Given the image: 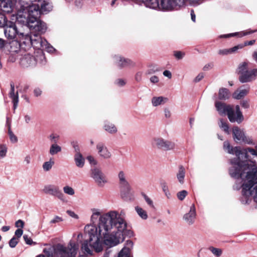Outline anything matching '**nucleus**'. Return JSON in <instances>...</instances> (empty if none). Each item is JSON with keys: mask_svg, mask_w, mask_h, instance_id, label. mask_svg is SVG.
Here are the masks:
<instances>
[{"mask_svg": "<svg viewBox=\"0 0 257 257\" xmlns=\"http://www.w3.org/2000/svg\"><path fill=\"white\" fill-rule=\"evenodd\" d=\"M91 220L94 222L99 217L97 225H87L85 232L89 236V240H85L81 244V249L85 254L92 255L93 249L97 252L103 249V242L110 247L122 242L125 234L133 236V232L127 229V223L116 211H110L101 214L96 208L91 209Z\"/></svg>", "mask_w": 257, "mask_h": 257, "instance_id": "f257e3e1", "label": "nucleus"}, {"mask_svg": "<svg viewBox=\"0 0 257 257\" xmlns=\"http://www.w3.org/2000/svg\"><path fill=\"white\" fill-rule=\"evenodd\" d=\"M223 149L228 153L235 155L236 158L230 160L232 167L229 170L232 178L242 179L241 196L240 200L243 204H248L252 199L257 208V164L250 161L248 153L257 157L256 149L231 147L228 141L223 143Z\"/></svg>", "mask_w": 257, "mask_h": 257, "instance_id": "f03ea898", "label": "nucleus"}, {"mask_svg": "<svg viewBox=\"0 0 257 257\" xmlns=\"http://www.w3.org/2000/svg\"><path fill=\"white\" fill-rule=\"evenodd\" d=\"M31 4L24 6L23 15L29 19V25L38 29L41 32H45L46 24L39 19L41 13H47L52 9V6L48 0H30Z\"/></svg>", "mask_w": 257, "mask_h": 257, "instance_id": "7ed1b4c3", "label": "nucleus"}, {"mask_svg": "<svg viewBox=\"0 0 257 257\" xmlns=\"http://www.w3.org/2000/svg\"><path fill=\"white\" fill-rule=\"evenodd\" d=\"M82 237V234L79 233L76 239H71L67 245L58 243L53 247L45 248L44 252L48 257L53 255L56 257H77L79 248V240Z\"/></svg>", "mask_w": 257, "mask_h": 257, "instance_id": "20e7f679", "label": "nucleus"}, {"mask_svg": "<svg viewBox=\"0 0 257 257\" xmlns=\"http://www.w3.org/2000/svg\"><path fill=\"white\" fill-rule=\"evenodd\" d=\"M25 21H23L24 23H26V25L29 28L31 32L30 35L28 34H25L24 33L20 32L18 35V37L17 39V42L19 43L20 46L22 44L28 45H32L34 48L37 49L39 44V41H40L41 35L45 32H41L33 27H31L29 25V19L26 17H24Z\"/></svg>", "mask_w": 257, "mask_h": 257, "instance_id": "39448f33", "label": "nucleus"}, {"mask_svg": "<svg viewBox=\"0 0 257 257\" xmlns=\"http://www.w3.org/2000/svg\"><path fill=\"white\" fill-rule=\"evenodd\" d=\"M215 106L219 114H226L227 115L230 122H237L239 123L242 121L243 116L239 105H237L235 106V113L233 107L230 105H227L224 103L217 101L215 103Z\"/></svg>", "mask_w": 257, "mask_h": 257, "instance_id": "423d86ee", "label": "nucleus"}, {"mask_svg": "<svg viewBox=\"0 0 257 257\" xmlns=\"http://www.w3.org/2000/svg\"><path fill=\"white\" fill-rule=\"evenodd\" d=\"M250 65L251 64L248 62H243L238 66L239 80L240 82H249L255 79L257 69H249Z\"/></svg>", "mask_w": 257, "mask_h": 257, "instance_id": "0eeeda50", "label": "nucleus"}, {"mask_svg": "<svg viewBox=\"0 0 257 257\" xmlns=\"http://www.w3.org/2000/svg\"><path fill=\"white\" fill-rule=\"evenodd\" d=\"M118 184L120 191L121 197L125 201L132 199V194L131 193V186L127 180L126 173L122 171H119L117 174Z\"/></svg>", "mask_w": 257, "mask_h": 257, "instance_id": "6e6552de", "label": "nucleus"}, {"mask_svg": "<svg viewBox=\"0 0 257 257\" xmlns=\"http://www.w3.org/2000/svg\"><path fill=\"white\" fill-rule=\"evenodd\" d=\"M38 59L40 60V63L42 65L45 64L46 60L43 54H40L37 56V58H36L30 53L25 52L22 54L19 58V63L20 65L24 68L34 67L38 62Z\"/></svg>", "mask_w": 257, "mask_h": 257, "instance_id": "1a4fd4ad", "label": "nucleus"}, {"mask_svg": "<svg viewBox=\"0 0 257 257\" xmlns=\"http://www.w3.org/2000/svg\"><path fill=\"white\" fill-rule=\"evenodd\" d=\"M183 7V0H159L158 10L164 12L177 11Z\"/></svg>", "mask_w": 257, "mask_h": 257, "instance_id": "9d476101", "label": "nucleus"}, {"mask_svg": "<svg viewBox=\"0 0 257 257\" xmlns=\"http://www.w3.org/2000/svg\"><path fill=\"white\" fill-rule=\"evenodd\" d=\"M20 32L16 24L12 22H9L4 27L5 36L9 40L17 41Z\"/></svg>", "mask_w": 257, "mask_h": 257, "instance_id": "9b49d317", "label": "nucleus"}, {"mask_svg": "<svg viewBox=\"0 0 257 257\" xmlns=\"http://www.w3.org/2000/svg\"><path fill=\"white\" fill-rule=\"evenodd\" d=\"M233 137L234 141L238 143L243 142L248 145H254L252 140L245 136L244 133L238 127L235 126L232 130Z\"/></svg>", "mask_w": 257, "mask_h": 257, "instance_id": "f8f14e48", "label": "nucleus"}, {"mask_svg": "<svg viewBox=\"0 0 257 257\" xmlns=\"http://www.w3.org/2000/svg\"><path fill=\"white\" fill-rule=\"evenodd\" d=\"M152 145L165 151L173 150L175 148L174 143L162 138L154 139L152 141Z\"/></svg>", "mask_w": 257, "mask_h": 257, "instance_id": "ddd939ff", "label": "nucleus"}, {"mask_svg": "<svg viewBox=\"0 0 257 257\" xmlns=\"http://www.w3.org/2000/svg\"><path fill=\"white\" fill-rule=\"evenodd\" d=\"M43 192L52 196H56L59 199L63 200L64 196L59 189V187L52 184L44 186Z\"/></svg>", "mask_w": 257, "mask_h": 257, "instance_id": "4468645a", "label": "nucleus"}, {"mask_svg": "<svg viewBox=\"0 0 257 257\" xmlns=\"http://www.w3.org/2000/svg\"><path fill=\"white\" fill-rule=\"evenodd\" d=\"M91 177L99 186H103L104 184L107 183L105 175L99 169L94 168L91 170Z\"/></svg>", "mask_w": 257, "mask_h": 257, "instance_id": "2eb2a0df", "label": "nucleus"}, {"mask_svg": "<svg viewBox=\"0 0 257 257\" xmlns=\"http://www.w3.org/2000/svg\"><path fill=\"white\" fill-rule=\"evenodd\" d=\"M96 149L98 156L102 159L107 160L111 158L112 155L104 143L99 142L96 144Z\"/></svg>", "mask_w": 257, "mask_h": 257, "instance_id": "dca6fc26", "label": "nucleus"}, {"mask_svg": "<svg viewBox=\"0 0 257 257\" xmlns=\"http://www.w3.org/2000/svg\"><path fill=\"white\" fill-rule=\"evenodd\" d=\"M134 243L131 240L126 241L123 247L119 251L117 257H133L131 251L133 248Z\"/></svg>", "mask_w": 257, "mask_h": 257, "instance_id": "f3484780", "label": "nucleus"}, {"mask_svg": "<svg viewBox=\"0 0 257 257\" xmlns=\"http://www.w3.org/2000/svg\"><path fill=\"white\" fill-rule=\"evenodd\" d=\"M196 216L195 207L194 204H192L190 207L189 212L184 214L183 219L187 224L191 225L194 222Z\"/></svg>", "mask_w": 257, "mask_h": 257, "instance_id": "a211bd4d", "label": "nucleus"}, {"mask_svg": "<svg viewBox=\"0 0 257 257\" xmlns=\"http://www.w3.org/2000/svg\"><path fill=\"white\" fill-rule=\"evenodd\" d=\"M14 7L12 0H0V12L10 13L12 12Z\"/></svg>", "mask_w": 257, "mask_h": 257, "instance_id": "6ab92c4d", "label": "nucleus"}, {"mask_svg": "<svg viewBox=\"0 0 257 257\" xmlns=\"http://www.w3.org/2000/svg\"><path fill=\"white\" fill-rule=\"evenodd\" d=\"M133 1L136 4H140L141 3L148 8L157 10L159 6V0H130Z\"/></svg>", "mask_w": 257, "mask_h": 257, "instance_id": "aec40b11", "label": "nucleus"}, {"mask_svg": "<svg viewBox=\"0 0 257 257\" xmlns=\"http://www.w3.org/2000/svg\"><path fill=\"white\" fill-rule=\"evenodd\" d=\"M257 31V30H247L245 31H242L238 33H230L228 34H225V35H221L219 36L220 38H228L232 36H238L239 37H242L243 36L249 35L251 34H252L253 33H255Z\"/></svg>", "mask_w": 257, "mask_h": 257, "instance_id": "412c9836", "label": "nucleus"}, {"mask_svg": "<svg viewBox=\"0 0 257 257\" xmlns=\"http://www.w3.org/2000/svg\"><path fill=\"white\" fill-rule=\"evenodd\" d=\"M10 97L12 99V102L14 104L13 108L15 110L17 108L19 102V95L18 92L16 93H15V85L14 83H11Z\"/></svg>", "mask_w": 257, "mask_h": 257, "instance_id": "4be33fe9", "label": "nucleus"}, {"mask_svg": "<svg viewBox=\"0 0 257 257\" xmlns=\"http://www.w3.org/2000/svg\"><path fill=\"white\" fill-rule=\"evenodd\" d=\"M39 42L40 46H39L38 47H37V49L46 50L47 52L50 53H53L54 51H55V49L52 46H51L50 44L48 43L46 39H43L41 37L40 41Z\"/></svg>", "mask_w": 257, "mask_h": 257, "instance_id": "5701e85b", "label": "nucleus"}, {"mask_svg": "<svg viewBox=\"0 0 257 257\" xmlns=\"http://www.w3.org/2000/svg\"><path fill=\"white\" fill-rule=\"evenodd\" d=\"M114 60L120 67L133 65V62L130 59L121 58L120 56H115Z\"/></svg>", "mask_w": 257, "mask_h": 257, "instance_id": "b1692460", "label": "nucleus"}, {"mask_svg": "<svg viewBox=\"0 0 257 257\" xmlns=\"http://www.w3.org/2000/svg\"><path fill=\"white\" fill-rule=\"evenodd\" d=\"M168 101V98L164 96H154L151 100L152 105L155 107L164 105Z\"/></svg>", "mask_w": 257, "mask_h": 257, "instance_id": "393cba45", "label": "nucleus"}, {"mask_svg": "<svg viewBox=\"0 0 257 257\" xmlns=\"http://www.w3.org/2000/svg\"><path fill=\"white\" fill-rule=\"evenodd\" d=\"M243 45H238L231 48L221 49L218 51V54L221 55H227L233 54L237 51L239 49H242Z\"/></svg>", "mask_w": 257, "mask_h": 257, "instance_id": "a878e982", "label": "nucleus"}, {"mask_svg": "<svg viewBox=\"0 0 257 257\" xmlns=\"http://www.w3.org/2000/svg\"><path fill=\"white\" fill-rule=\"evenodd\" d=\"M249 90V87H248L246 89H241L239 91H235L233 94L232 97L236 99H240L241 98L243 97L245 95H247V94L248 93Z\"/></svg>", "mask_w": 257, "mask_h": 257, "instance_id": "bb28decb", "label": "nucleus"}, {"mask_svg": "<svg viewBox=\"0 0 257 257\" xmlns=\"http://www.w3.org/2000/svg\"><path fill=\"white\" fill-rule=\"evenodd\" d=\"M230 96L229 90L225 88H221L218 92V98L220 100H226Z\"/></svg>", "mask_w": 257, "mask_h": 257, "instance_id": "cd10ccee", "label": "nucleus"}, {"mask_svg": "<svg viewBox=\"0 0 257 257\" xmlns=\"http://www.w3.org/2000/svg\"><path fill=\"white\" fill-rule=\"evenodd\" d=\"M74 161L77 167L79 168H82L84 166L85 160L81 153L75 154Z\"/></svg>", "mask_w": 257, "mask_h": 257, "instance_id": "c85d7f7f", "label": "nucleus"}, {"mask_svg": "<svg viewBox=\"0 0 257 257\" xmlns=\"http://www.w3.org/2000/svg\"><path fill=\"white\" fill-rule=\"evenodd\" d=\"M103 127L106 132L111 134H115L117 131L115 125L109 122H105Z\"/></svg>", "mask_w": 257, "mask_h": 257, "instance_id": "c756f323", "label": "nucleus"}, {"mask_svg": "<svg viewBox=\"0 0 257 257\" xmlns=\"http://www.w3.org/2000/svg\"><path fill=\"white\" fill-rule=\"evenodd\" d=\"M185 175V169L183 166H181L179 168V171L177 174V178L179 183L181 184L184 183Z\"/></svg>", "mask_w": 257, "mask_h": 257, "instance_id": "7c9ffc66", "label": "nucleus"}, {"mask_svg": "<svg viewBox=\"0 0 257 257\" xmlns=\"http://www.w3.org/2000/svg\"><path fill=\"white\" fill-rule=\"evenodd\" d=\"M160 184L166 196L168 198H170L171 197V193L169 190L167 183L165 180H162L160 181Z\"/></svg>", "mask_w": 257, "mask_h": 257, "instance_id": "2f4dec72", "label": "nucleus"}, {"mask_svg": "<svg viewBox=\"0 0 257 257\" xmlns=\"http://www.w3.org/2000/svg\"><path fill=\"white\" fill-rule=\"evenodd\" d=\"M135 210L138 215L143 219L146 220L148 218V214L146 210L139 206L135 207Z\"/></svg>", "mask_w": 257, "mask_h": 257, "instance_id": "473e14b6", "label": "nucleus"}, {"mask_svg": "<svg viewBox=\"0 0 257 257\" xmlns=\"http://www.w3.org/2000/svg\"><path fill=\"white\" fill-rule=\"evenodd\" d=\"M61 147L58 145L57 144H53L51 145L49 153L51 155H54L61 151Z\"/></svg>", "mask_w": 257, "mask_h": 257, "instance_id": "72a5a7b5", "label": "nucleus"}, {"mask_svg": "<svg viewBox=\"0 0 257 257\" xmlns=\"http://www.w3.org/2000/svg\"><path fill=\"white\" fill-rule=\"evenodd\" d=\"M218 125L220 128L225 133L229 134V126L226 122L224 121L222 119H220Z\"/></svg>", "mask_w": 257, "mask_h": 257, "instance_id": "f704fd0d", "label": "nucleus"}, {"mask_svg": "<svg viewBox=\"0 0 257 257\" xmlns=\"http://www.w3.org/2000/svg\"><path fill=\"white\" fill-rule=\"evenodd\" d=\"M183 7L185 5L186 3H188L190 5L193 6H198L204 2V0H183Z\"/></svg>", "mask_w": 257, "mask_h": 257, "instance_id": "c9c22d12", "label": "nucleus"}, {"mask_svg": "<svg viewBox=\"0 0 257 257\" xmlns=\"http://www.w3.org/2000/svg\"><path fill=\"white\" fill-rule=\"evenodd\" d=\"M208 249L214 255L217 257L220 256L222 253V250L220 248L210 246Z\"/></svg>", "mask_w": 257, "mask_h": 257, "instance_id": "e433bc0d", "label": "nucleus"}, {"mask_svg": "<svg viewBox=\"0 0 257 257\" xmlns=\"http://www.w3.org/2000/svg\"><path fill=\"white\" fill-rule=\"evenodd\" d=\"M54 164V162L50 159L49 161L45 162L43 165V169L45 171H49Z\"/></svg>", "mask_w": 257, "mask_h": 257, "instance_id": "4c0bfd02", "label": "nucleus"}, {"mask_svg": "<svg viewBox=\"0 0 257 257\" xmlns=\"http://www.w3.org/2000/svg\"><path fill=\"white\" fill-rule=\"evenodd\" d=\"M64 193L72 196L75 194V191L73 188L69 186H65L63 188Z\"/></svg>", "mask_w": 257, "mask_h": 257, "instance_id": "58836bf2", "label": "nucleus"}, {"mask_svg": "<svg viewBox=\"0 0 257 257\" xmlns=\"http://www.w3.org/2000/svg\"><path fill=\"white\" fill-rule=\"evenodd\" d=\"M8 148L6 145L0 144V157L4 158L7 153Z\"/></svg>", "mask_w": 257, "mask_h": 257, "instance_id": "ea45409f", "label": "nucleus"}, {"mask_svg": "<svg viewBox=\"0 0 257 257\" xmlns=\"http://www.w3.org/2000/svg\"><path fill=\"white\" fill-rule=\"evenodd\" d=\"M8 134L11 142L16 143L18 142L17 137L12 132L10 126H9Z\"/></svg>", "mask_w": 257, "mask_h": 257, "instance_id": "a19ab883", "label": "nucleus"}, {"mask_svg": "<svg viewBox=\"0 0 257 257\" xmlns=\"http://www.w3.org/2000/svg\"><path fill=\"white\" fill-rule=\"evenodd\" d=\"M8 23L6 17L0 12V27H5Z\"/></svg>", "mask_w": 257, "mask_h": 257, "instance_id": "79ce46f5", "label": "nucleus"}, {"mask_svg": "<svg viewBox=\"0 0 257 257\" xmlns=\"http://www.w3.org/2000/svg\"><path fill=\"white\" fill-rule=\"evenodd\" d=\"M188 194L186 190H182L177 193V196L179 200L182 201L184 199Z\"/></svg>", "mask_w": 257, "mask_h": 257, "instance_id": "37998d69", "label": "nucleus"}, {"mask_svg": "<svg viewBox=\"0 0 257 257\" xmlns=\"http://www.w3.org/2000/svg\"><path fill=\"white\" fill-rule=\"evenodd\" d=\"M19 242V239L16 236H14L9 241V245L11 247H15Z\"/></svg>", "mask_w": 257, "mask_h": 257, "instance_id": "c03bdc74", "label": "nucleus"}, {"mask_svg": "<svg viewBox=\"0 0 257 257\" xmlns=\"http://www.w3.org/2000/svg\"><path fill=\"white\" fill-rule=\"evenodd\" d=\"M49 138L51 142L54 143V144H56L60 137L58 135L52 134L49 136Z\"/></svg>", "mask_w": 257, "mask_h": 257, "instance_id": "a18cd8bd", "label": "nucleus"}, {"mask_svg": "<svg viewBox=\"0 0 257 257\" xmlns=\"http://www.w3.org/2000/svg\"><path fill=\"white\" fill-rule=\"evenodd\" d=\"M174 56L177 59H181L185 55V53L181 51H175Z\"/></svg>", "mask_w": 257, "mask_h": 257, "instance_id": "49530a36", "label": "nucleus"}, {"mask_svg": "<svg viewBox=\"0 0 257 257\" xmlns=\"http://www.w3.org/2000/svg\"><path fill=\"white\" fill-rule=\"evenodd\" d=\"M23 238L27 244L31 245L32 244L33 241L32 239L30 237H29L27 235H24L23 236Z\"/></svg>", "mask_w": 257, "mask_h": 257, "instance_id": "de8ad7c7", "label": "nucleus"}, {"mask_svg": "<svg viewBox=\"0 0 257 257\" xmlns=\"http://www.w3.org/2000/svg\"><path fill=\"white\" fill-rule=\"evenodd\" d=\"M23 231L21 229H18L16 230L15 232V235L16 236L17 238L19 239L23 234Z\"/></svg>", "mask_w": 257, "mask_h": 257, "instance_id": "09e8293b", "label": "nucleus"}, {"mask_svg": "<svg viewBox=\"0 0 257 257\" xmlns=\"http://www.w3.org/2000/svg\"><path fill=\"white\" fill-rule=\"evenodd\" d=\"M143 75L142 72H138L135 75V79L137 81L140 82L142 80V77Z\"/></svg>", "mask_w": 257, "mask_h": 257, "instance_id": "8fccbe9b", "label": "nucleus"}, {"mask_svg": "<svg viewBox=\"0 0 257 257\" xmlns=\"http://www.w3.org/2000/svg\"><path fill=\"white\" fill-rule=\"evenodd\" d=\"M66 212L70 216L75 219L78 218V216L76 214H75L74 211H72L71 210H67Z\"/></svg>", "mask_w": 257, "mask_h": 257, "instance_id": "3c124183", "label": "nucleus"}, {"mask_svg": "<svg viewBox=\"0 0 257 257\" xmlns=\"http://www.w3.org/2000/svg\"><path fill=\"white\" fill-rule=\"evenodd\" d=\"M61 221H62V218L59 217L58 216H56L53 219L51 220L50 223L53 224L60 222Z\"/></svg>", "mask_w": 257, "mask_h": 257, "instance_id": "603ef678", "label": "nucleus"}, {"mask_svg": "<svg viewBox=\"0 0 257 257\" xmlns=\"http://www.w3.org/2000/svg\"><path fill=\"white\" fill-rule=\"evenodd\" d=\"M24 225V222L22 220H18L15 223V226L17 227L23 228Z\"/></svg>", "mask_w": 257, "mask_h": 257, "instance_id": "864d4df0", "label": "nucleus"}, {"mask_svg": "<svg viewBox=\"0 0 257 257\" xmlns=\"http://www.w3.org/2000/svg\"><path fill=\"white\" fill-rule=\"evenodd\" d=\"M204 77V74L202 73H199L194 79L195 82H198Z\"/></svg>", "mask_w": 257, "mask_h": 257, "instance_id": "5fc2aeb1", "label": "nucleus"}, {"mask_svg": "<svg viewBox=\"0 0 257 257\" xmlns=\"http://www.w3.org/2000/svg\"><path fill=\"white\" fill-rule=\"evenodd\" d=\"M87 159L91 164H93L94 165H96L97 164L96 160L91 156H88L87 157Z\"/></svg>", "mask_w": 257, "mask_h": 257, "instance_id": "6e6d98bb", "label": "nucleus"}, {"mask_svg": "<svg viewBox=\"0 0 257 257\" xmlns=\"http://www.w3.org/2000/svg\"><path fill=\"white\" fill-rule=\"evenodd\" d=\"M164 114L165 117L167 118H169L171 116V112L168 108L164 109Z\"/></svg>", "mask_w": 257, "mask_h": 257, "instance_id": "4d7b16f0", "label": "nucleus"}, {"mask_svg": "<svg viewBox=\"0 0 257 257\" xmlns=\"http://www.w3.org/2000/svg\"><path fill=\"white\" fill-rule=\"evenodd\" d=\"M144 197L147 203L150 206L153 205V201L152 200L146 195H144Z\"/></svg>", "mask_w": 257, "mask_h": 257, "instance_id": "13d9d810", "label": "nucleus"}, {"mask_svg": "<svg viewBox=\"0 0 257 257\" xmlns=\"http://www.w3.org/2000/svg\"><path fill=\"white\" fill-rule=\"evenodd\" d=\"M24 120L25 121V122L28 124L31 122L32 120V117L31 115L29 114H26L24 115Z\"/></svg>", "mask_w": 257, "mask_h": 257, "instance_id": "bf43d9fd", "label": "nucleus"}, {"mask_svg": "<svg viewBox=\"0 0 257 257\" xmlns=\"http://www.w3.org/2000/svg\"><path fill=\"white\" fill-rule=\"evenodd\" d=\"M115 83L119 86H122L125 85V82L124 80L119 79L116 81Z\"/></svg>", "mask_w": 257, "mask_h": 257, "instance_id": "052dcab7", "label": "nucleus"}, {"mask_svg": "<svg viewBox=\"0 0 257 257\" xmlns=\"http://www.w3.org/2000/svg\"><path fill=\"white\" fill-rule=\"evenodd\" d=\"M255 40H252L249 41H245V42H244L243 45H242V44H241V45H243V47L244 46H248V45H252L253 44H254L255 43Z\"/></svg>", "mask_w": 257, "mask_h": 257, "instance_id": "680f3d73", "label": "nucleus"}, {"mask_svg": "<svg viewBox=\"0 0 257 257\" xmlns=\"http://www.w3.org/2000/svg\"><path fill=\"white\" fill-rule=\"evenodd\" d=\"M34 94L36 96L38 97L40 96L42 93L41 90L39 88H36L34 90Z\"/></svg>", "mask_w": 257, "mask_h": 257, "instance_id": "e2e57ef3", "label": "nucleus"}, {"mask_svg": "<svg viewBox=\"0 0 257 257\" xmlns=\"http://www.w3.org/2000/svg\"><path fill=\"white\" fill-rule=\"evenodd\" d=\"M150 81L153 83H156L159 81V78L157 76L154 75L150 78Z\"/></svg>", "mask_w": 257, "mask_h": 257, "instance_id": "0e129e2a", "label": "nucleus"}, {"mask_svg": "<svg viewBox=\"0 0 257 257\" xmlns=\"http://www.w3.org/2000/svg\"><path fill=\"white\" fill-rule=\"evenodd\" d=\"M73 147L74 149V150H75V154H77V153H80V149H79V146L78 144H77V143H73Z\"/></svg>", "mask_w": 257, "mask_h": 257, "instance_id": "69168bd1", "label": "nucleus"}, {"mask_svg": "<svg viewBox=\"0 0 257 257\" xmlns=\"http://www.w3.org/2000/svg\"><path fill=\"white\" fill-rule=\"evenodd\" d=\"M163 75L169 78H171L172 77V73L169 70H165L163 72Z\"/></svg>", "mask_w": 257, "mask_h": 257, "instance_id": "338daca9", "label": "nucleus"}, {"mask_svg": "<svg viewBox=\"0 0 257 257\" xmlns=\"http://www.w3.org/2000/svg\"><path fill=\"white\" fill-rule=\"evenodd\" d=\"M111 252V250L110 248H107L105 252L104 253V254L103 255V257H108L109 255V253Z\"/></svg>", "mask_w": 257, "mask_h": 257, "instance_id": "774afa93", "label": "nucleus"}]
</instances>
